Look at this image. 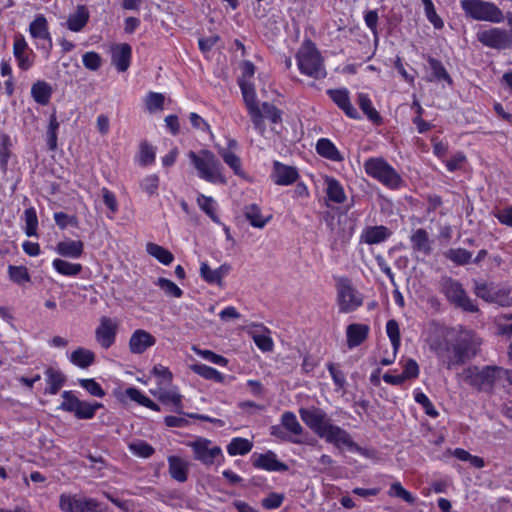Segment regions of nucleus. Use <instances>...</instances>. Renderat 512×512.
Here are the masks:
<instances>
[{
	"mask_svg": "<svg viewBox=\"0 0 512 512\" xmlns=\"http://www.w3.org/2000/svg\"><path fill=\"white\" fill-rule=\"evenodd\" d=\"M468 385L479 391H491L504 380L512 385V372L498 366H470L459 375Z\"/></svg>",
	"mask_w": 512,
	"mask_h": 512,
	"instance_id": "f257e3e1",
	"label": "nucleus"
},
{
	"mask_svg": "<svg viewBox=\"0 0 512 512\" xmlns=\"http://www.w3.org/2000/svg\"><path fill=\"white\" fill-rule=\"evenodd\" d=\"M187 157L200 179L212 184L225 185L227 183V179L223 174L222 164L210 150L202 149L199 152L189 151Z\"/></svg>",
	"mask_w": 512,
	"mask_h": 512,
	"instance_id": "f03ea898",
	"label": "nucleus"
},
{
	"mask_svg": "<svg viewBox=\"0 0 512 512\" xmlns=\"http://www.w3.org/2000/svg\"><path fill=\"white\" fill-rule=\"evenodd\" d=\"M297 66L301 74L314 79L326 77V69L323 59L315 45L310 42H304L296 54Z\"/></svg>",
	"mask_w": 512,
	"mask_h": 512,
	"instance_id": "7ed1b4c3",
	"label": "nucleus"
},
{
	"mask_svg": "<svg viewBox=\"0 0 512 512\" xmlns=\"http://www.w3.org/2000/svg\"><path fill=\"white\" fill-rule=\"evenodd\" d=\"M367 175L390 189H399L404 181L399 173L383 158H369L364 163Z\"/></svg>",
	"mask_w": 512,
	"mask_h": 512,
	"instance_id": "20e7f679",
	"label": "nucleus"
},
{
	"mask_svg": "<svg viewBox=\"0 0 512 512\" xmlns=\"http://www.w3.org/2000/svg\"><path fill=\"white\" fill-rule=\"evenodd\" d=\"M62 401L58 410L73 414L77 419L90 420L103 405L99 402L80 400L75 391L66 390L61 393Z\"/></svg>",
	"mask_w": 512,
	"mask_h": 512,
	"instance_id": "39448f33",
	"label": "nucleus"
},
{
	"mask_svg": "<svg viewBox=\"0 0 512 512\" xmlns=\"http://www.w3.org/2000/svg\"><path fill=\"white\" fill-rule=\"evenodd\" d=\"M187 446L192 449L194 459L206 466L220 465L224 461L221 447L207 438L198 437L187 442Z\"/></svg>",
	"mask_w": 512,
	"mask_h": 512,
	"instance_id": "423d86ee",
	"label": "nucleus"
},
{
	"mask_svg": "<svg viewBox=\"0 0 512 512\" xmlns=\"http://www.w3.org/2000/svg\"><path fill=\"white\" fill-rule=\"evenodd\" d=\"M239 86L254 129L261 136H266L267 129L263 125V115L261 113L260 104L257 101V94L253 83L248 80H239Z\"/></svg>",
	"mask_w": 512,
	"mask_h": 512,
	"instance_id": "0eeeda50",
	"label": "nucleus"
},
{
	"mask_svg": "<svg viewBox=\"0 0 512 512\" xmlns=\"http://www.w3.org/2000/svg\"><path fill=\"white\" fill-rule=\"evenodd\" d=\"M465 14L475 20L499 23L503 20L501 10L493 3L482 0H461Z\"/></svg>",
	"mask_w": 512,
	"mask_h": 512,
	"instance_id": "6e6552de",
	"label": "nucleus"
},
{
	"mask_svg": "<svg viewBox=\"0 0 512 512\" xmlns=\"http://www.w3.org/2000/svg\"><path fill=\"white\" fill-rule=\"evenodd\" d=\"M59 508L63 512H105L106 507L94 498L80 494L63 493L59 497Z\"/></svg>",
	"mask_w": 512,
	"mask_h": 512,
	"instance_id": "1a4fd4ad",
	"label": "nucleus"
},
{
	"mask_svg": "<svg viewBox=\"0 0 512 512\" xmlns=\"http://www.w3.org/2000/svg\"><path fill=\"white\" fill-rule=\"evenodd\" d=\"M441 290L445 294L449 302L456 307L468 312H476L477 306L467 296L462 285L451 278H445L441 282Z\"/></svg>",
	"mask_w": 512,
	"mask_h": 512,
	"instance_id": "9d476101",
	"label": "nucleus"
},
{
	"mask_svg": "<svg viewBox=\"0 0 512 512\" xmlns=\"http://www.w3.org/2000/svg\"><path fill=\"white\" fill-rule=\"evenodd\" d=\"M28 31L36 48L42 50L48 57L53 47V41L46 17L43 14L36 15L30 23Z\"/></svg>",
	"mask_w": 512,
	"mask_h": 512,
	"instance_id": "9b49d317",
	"label": "nucleus"
},
{
	"mask_svg": "<svg viewBox=\"0 0 512 512\" xmlns=\"http://www.w3.org/2000/svg\"><path fill=\"white\" fill-rule=\"evenodd\" d=\"M475 294L486 302L500 306H510L512 304L510 290L505 286L494 283L477 282L475 284Z\"/></svg>",
	"mask_w": 512,
	"mask_h": 512,
	"instance_id": "f8f14e48",
	"label": "nucleus"
},
{
	"mask_svg": "<svg viewBox=\"0 0 512 512\" xmlns=\"http://www.w3.org/2000/svg\"><path fill=\"white\" fill-rule=\"evenodd\" d=\"M319 437L338 449L363 454V449L353 441L350 434L341 427L332 424L331 421Z\"/></svg>",
	"mask_w": 512,
	"mask_h": 512,
	"instance_id": "ddd939ff",
	"label": "nucleus"
},
{
	"mask_svg": "<svg viewBox=\"0 0 512 512\" xmlns=\"http://www.w3.org/2000/svg\"><path fill=\"white\" fill-rule=\"evenodd\" d=\"M337 302L341 313H350L363 304V297L349 283L342 282L338 286Z\"/></svg>",
	"mask_w": 512,
	"mask_h": 512,
	"instance_id": "4468645a",
	"label": "nucleus"
},
{
	"mask_svg": "<svg viewBox=\"0 0 512 512\" xmlns=\"http://www.w3.org/2000/svg\"><path fill=\"white\" fill-rule=\"evenodd\" d=\"M477 38L483 45L494 49H506L512 45V35L500 28L479 31Z\"/></svg>",
	"mask_w": 512,
	"mask_h": 512,
	"instance_id": "2eb2a0df",
	"label": "nucleus"
},
{
	"mask_svg": "<svg viewBox=\"0 0 512 512\" xmlns=\"http://www.w3.org/2000/svg\"><path fill=\"white\" fill-rule=\"evenodd\" d=\"M117 331V321L103 316L95 329V339L103 349H109L115 343Z\"/></svg>",
	"mask_w": 512,
	"mask_h": 512,
	"instance_id": "dca6fc26",
	"label": "nucleus"
},
{
	"mask_svg": "<svg viewBox=\"0 0 512 512\" xmlns=\"http://www.w3.org/2000/svg\"><path fill=\"white\" fill-rule=\"evenodd\" d=\"M302 421L317 435L320 436L330 419L324 411L318 408H301L299 410Z\"/></svg>",
	"mask_w": 512,
	"mask_h": 512,
	"instance_id": "f3484780",
	"label": "nucleus"
},
{
	"mask_svg": "<svg viewBox=\"0 0 512 512\" xmlns=\"http://www.w3.org/2000/svg\"><path fill=\"white\" fill-rule=\"evenodd\" d=\"M114 396L119 402L123 404H125L129 399L153 411L159 412L161 410L157 403L152 401L149 397H147L144 393L135 387H128L124 390H114Z\"/></svg>",
	"mask_w": 512,
	"mask_h": 512,
	"instance_id": "a211bd4d",
	"label": "nucleus"
},
{
	"mask_svg": "<svg viewBox=\"0 0 512 512\" xmlns=\"http://www.w3.org/2000/svg\"><path fill=\"white\" fill-rule=\"evenodd\" d=\"M252 464L255 468L269 471L281 472L288 470V466L277 459V455L272 451L257 454L254 453L251 457Z\"/></svg>",
	"mask_w": 512,
	"mask_h": 512,
	"instance_id": "6ab92c4d",
	"label": "nucleus"
},
{
	"mask_svg": "<svg viewBox=\"0 0 512 512\" xmlns=\"http://www.w3.org/2000/svg\"><path fill=\"white\" fill-rule=\"evenodd\" d=\"M299 178L298 170L279 161L273 163L271 179L276 185L288 186L295 183Z\"/></svg>",
	"mask_w": 512,
	"mask_h": 512,
	"instance_id": "aec40b11",
	"label": "nucleus"
},
{
	"mask_svg": "<svg viewBox=\"0 0 512 512\" xmlns=\"http://www.w3.org/2000/svg\"><path fill=\"white\" fill-rule=\"evenodd\" d=\"M150 393L158 398V400L164 405L172 406L173 410L177 413H181L183 410L182 399L183 396L179 393L177 387H171L170 389H166L165 387H157L155 389H151Z\"/></svg>",
	"mask_w": 512,
	"mask_h": 512,
	"instance_id": "412c9836",
	"label": "nucleus"
},
{
	"mask_svg": "<svg viewBox=\"0 0 512 512\" xmlns=\"http://www.w3.org/2000/svg\"><path fill=\"white\" fill-rule=\"evenodd\" d=\"M455 342L465 361L476 355L481 344L480 339L469 330L461 331Z\"/></svg>",
	"mask_w": 512,
	"mask_h": 512,
	"instance_id": "4be33fe9",
	"label": "nucleus"
},
{
	"mask_svg": "<svg viewBox=\"0 0 512 512\" xmlns=\"http://www.w3.org/2000/svg\"><path fill=\"white\" fill-rule=\"evenodd\" d=\"M13 54L17 61V65L21 70L27 71L32 67L33 52L22 35L15 37L13 43Z\"/></svg>",
	"mask_w": 512,
	"mask_h": 512,
	"instance_id": "5701e85b",
	"label": "nucleus"
},
{
	"mask_svg": "<svg viewBox=\"0 0 512 512\" xmlns=\"http://www.w3.org/2000/svg\"><path fill=\"white\" fill-rule=\"evenodd\" d=\"M248 334L261 351L270 352L273 350L274 342L267 327L262 324H252L248 327Z\"/></svg>",
	"mask_w": 512,
	"mask_h": 512,
	"instance_id": "b1692460",
	"label": "nucleus"
},
{
	"mask_svg": "<svg viewBox=\"0 0 512 512\" xmlns=\"http://www.w3.org/2000/svg\"><path fill=\"white\" fill-rule=\"evenodd\" d=\"M156 343L155 337L146 330H135L129 339V349L133 354H142Z\"/></svg>",
	"mask_w": 512,
	"mask_h": 512,
	"instance_id": "393cba45",
	"label": "nucleus"
},
{
	"mask_svg": "<svg viewBox=\"0 0 512 512\" xmlns=\"http://www.w3.org/2000/svg\"><path fill=\"white\" fill-rule=\"evenodd\" d=\"M132 48L127 43L116 44L111 48L112 64L118 72H125L131 62Z\"/></svg>",
	"mask_w": 512,
	"mask_h": 512,
	"instance_id": "a878e982",
	"label": "nucleus"
},
{
	"mask_svg": "<svg viewBox=\"0 0 512 512\" xmlns=\"http://www.w3.org/2000/svg\"><path fill=\"white\" fill-rule=\"evenodd\" d=\"M328 94L333 102L344 111V113L351 119H359V113L356 108L351 104L349 92L347 89H334L328 90Z\"/></svg>",
	"mask_w": 512,
	"mask_h": 512,
	"instance_id": "bb28decb",
	"label": "nucleus"
},
{
	"mask_svg": "<svg viewBox=\"0 0 512 512\" xmlns=\"http://www.w3.org/2000/svg\"><path fill=\"white\" fill-rule=\"evenodd\" d=\"M391 236V231L383 225L368 226L360 234V242L375 245L385 242Z\"/></svg>",
	"mask_w": 512,
	"mask_h": 512,
	"instance_id": "cd10ccee",
	"label": "nucleus"
},
{
	"mask_svg": "<svg viewBox=\"0 0 512 512\" xmlns=\"http://www.w3.org/2000/svg\"><path fill=\"white\" fill-rule=\"evenodd\" d=\"M370 327L366 324L353 323L346 328V340L349 349L360 346L368 337Z\"/></svg>",
	"mask_w": 512,
	"mask_h": 512,
	"instance_id": "c85d7f7f",
	"label": "nucleus"
},
{
	"mask_svg": "<svg viewBox=\"0 0 512 512\" xmlns=\"http://www.w3.org/2000/svg\"><path fill=\"white\" fill-rule=\"evenodd\" d=\"M168 471L172 479L183 483L188 479L190 463L175 455L168 456Z\"/></svg>",
	"mask_w": 512,
	"mask_h": 512,
	"instance_id": "c756f323",
	"label": "nucleus"
},
{
	"mask_svg": "<svg viewBox=\"0 0 512 512\" xmlns=\"http://www.w3.org/2000/svg\"><path fill=\"white\" fill-rule=\"evenodd\" d=\"M190 369L200 377L220 384H228L234 379V377L226 376L217 369L202 363L193 364Z\"/></svg>",
	"mask_w": 512,
	"mask_h": 512,
	"instance_id": "7c9ffc66",
	"label": "nucleus"
},
{
	"mask_svg": "<svg viewBox=\"0 0 512 512\" xmlns=\"http://www.w3.org/2000/svg\"><path fill=\"white\" fill-rule=\"evenodd\" d=\"M55 251L62 257L79 259L84 253V243L81 240L65 239L57 243Z\"/></svg>",
	"mask_w": 512,
	"mask_h": 512,
	"instance_id": "2f4dec72",
	"label": "nucleus"
},
{
	"mask_svg": "<svg viewBox=\"0 0 512 512\" xmlns=\"http://www.w3.org/2000/svg\"><path fill=\"white\" fill-rule=\"evenodd\" d=\"M436 355L448 369H451L456 365H461L465 362L462 352H460L456 346V342L451 345H446L443 348H439L436 351Z\"/></svg>",
	"mask_w": 512,
	"mask_h": 512,
	"instance_id": "473e14b6",
	"label": "nucleus"
},
{
	"mask_svg": "<svg viewBox=\"0 0 512 512\" xmlns=\"http://www.w3.org/2000/svg\"><path fill=\"white\" fill-rule=\"evenodd\" d=\"M325 191L327 199L336 204H342L346 201V193L343 185L336 178L331 176L324 177Z\"/></svg>",
	"mask_w": 512,
	"mask_h": 512,
	"instance_id": "72a5a7b5",
	"label": "nucleus"
},
{
	"mask_svg": "<svg viewBox=\"0 0 512 512\" xmlns=\"http://www.w3.org/2000/svg\"><path fill=\"white\" fill-rule=\"evenodd\" d=\"M89 11L85 5H78L76 10L71 13L66 21L67 28L72 32H80L89 21Z\"/></svg>",
	"mask_w": 512,
	"mask_h": 512,
	"instance_id": "f704fd0d",
	"label": "nucleus"
},
{
	"mask_svg": "<svg viewBox=\"0 0 512 512\" xmlns=\"http://www.w3.org/2000/svg\"><path fill=\"white\" fill-rule=\"evenodd\" d=\"M44 376L47 383L45 393L49 395L57 394L66 380L60 369L53 366H50L45 370Z\"/></svg>",
	"mask_w": 512,
	"mask_h": 512,
	"instance_id": "c9c22d12",
	"label": "nucleus"
},
{
	"mask_svg": "<svg viewBox=\"0 0 512 512\" xmlns=\"http://www.w3.org/2000/svg\"><path fill=\"white\" fill-rule=\"evenodd\" d=\"M317 153L330 161L341 162L344 160L343 155L336 145L328 138H320L316 143Z\"/></svg>",
	"mask_w": 512,
	"mask_h": 512,
	"instance_id": "e433bc0d",
	"label": "nucleus"
},
{
	"mask_svg": "<svg viewBox=\"0 0 512 512\" xmlns=\"http://www.w3.org/2000/svg\"><path fill=\"white\" fill-rule=\"evenodd\" d=\"M236 145L237 143L232 140L229 142L228 148H220L218 153L223 161L233 170L236 175L243 177L244 171L242 169L241 159L232 150V147H235Z\"/></svg>",
	"mask_w": 512,
	"mask_h": 512,
	"instance_id": "4c0bfd02",
	"label": "nucleus"
},
{
	"mask_svg": "<svg viewBox=\"0 0 512 512\" xmlns=\"http://www.w3.org/2000/svg\"><path fill=\"white\" fill-rule=\"evenodd\" d=\"M244 215L250 225L254 228L262 229L271 220V215H264L261 208L256 204L247 205L244 209Z\"/></svg>",
	"mask_w": 512,
	"mask_h": 512,
	"instance_id": "58836bf2",
	"label": "nucleus"
},
{
	"mask_svg": "<svg viewBox=\"0 0 512 512\" xmlns=\"http://www.w3.org/2000/svg\"><path fill=\"white\" fill-rule=\"evenodd\" d=\"M69 361L81 369H86L95 362V353L87 348L78 347L68 356Z\"/></svg>",
	"mask_w": 512,
	"mask_h": 512,
	"instance_id": "ea45409f",
	"label": "nucleus"
},
{
	"mask_svg": "<svg viewBox=\"0 0 512 512\" xmlns=\"http://www.w3.org/2000/svg\"><path fill=\"white\" fill-rule=\"evenodd\" d=\"M410 241L414 251L420 252L424 255L430 254L432 247L426 230L419 228L413 231L410 236Z\"/></svg>",
	"mask_w": 512,
	"mask_h": 512,
	"instance_id": "a19ab883",
	"label": "nucleus"
},
{
	"mask_svg": "<svg viewBox=\"0 0 512 512\" xmlns=\"http://www.w3.org/2000/svg\"><path fill=\"white\" fill-rule=\"evenodd\" d=\"M281 424L293 436L290 440L293 443H300V440L296 437L303 433V427L297 420L296 415L293 412H284L281 416Z\"/></svg>",
	"mask_w": 512,
	"mask_h": 512,
	"instance_id": "79ce46f5",
	"label": "nucleus"
},
{
	"mask_svg": "<svg viewBox=\"0 0 512 512\" xmlns=\"http://www.w3.org/2000/svg\"><path fill=\"white\" fill-rule=\"evenodd\" d=\"M52 95V87L45 81H37L31 87V96L40 105H47Z\"/></svg>",
	"mask_w": 512,
	"mask_h": 512,
	"instance_id": "37998d69",
	"label": "nucleus"
},
{
	"mask_svg": "<svg viewBox=\"0 0 512 512\" xmlns=\"http://www.w3.org/2000/svg\"><path fill=\"white\" fill-rule=\"evenodd\" d=\"M252 448H253V442L250 441L249 439L242 438V437L232 438L226 447L227 453L230 456L246 455L252 450Z\"/></svg>",
	"mask_w": 512,
	"mask_h": 512,
	"instance_id": "c03bdc74",
	"label": "nucleus"
},
{
	"mask_svg": "<svg viewBox=\"0 0 512 512\" xmlns=\"http://www.w3.org/2000/svg\"><path fill=\"white\" fill-rule=\"evenodd\" d=\"M52 267L57 273L68 277L77 276L82 271L81 264L71 263L60 258H56L52 261Z\"/></svg>",
	"mask_w": 512,
	"mask_h": 512,
	"instance_id": "a18cd8bd",
	"label": "nucleus"
},
{
	"mask_svg": "<svg viewBox=\"0 0 512 512\" xmlns=\"http://www.w3.org/2000/svg\"><path fill=\"white\" fill-rule=\"evenodd\" d=\"M146 251L164 265H170L174 260V256L169 250L155 243H148Z\"/></svg>",
	"mask_w": 512,
	"mask_h": 512,
	"instance_id": "49530a36",
	"label": "nucleus"
},
{
	"mask_svg": "<svg viewBox=\"0 0 512 512\" xmlns=\"http://www.w3.org/2000/svg\"><path fill=\"white\" fill-rule=\"evenodd\" d=\"M358 105L369 120L374 123H379L381 121L379 113L373 107L372 101L367 94H358Z\"/></svg>",
	"mask_w": 512,
	"mask_h": 512,
	"instance_id": "de8ad7c7",
	"label": "nucleus"
},
{
	"mask_svg": "<svg viewBox=\"0 0 512 512\" xmlns=\"http://www.w3.org/2000/svg\"><path fill=\"white\" fill-rule=\"evenodd\" d=\"M261 113L263 115V125H265V120L269 121L271 124L276 125L282 122V112L273 104L268 102H263L260 105Z\"/></svg>",
	"mask_w": 512,
	"mask_h": 512,
	"instance_id": "09e8293b",
	"label": "nucleus"
},
{
	"mask_svg": "<svg viewBox=\"0 0 512 512\" xmlns=\"http://www.w3.org/2000/svg\"><path fill=\"white\" fill-rule=\"evenodd\" d=\"M129 451L140 458L151 457L155 449L144 440H135L128 445Z\"/></svg>",
	"mask_w": 512,
	"mask_h": 512,
	"instance_id": "8fccbe9b",
	"label": "nucleus"
},
{
	"mask_svg": "<svg viewBox=\"0 0 512 512\" xmlns=\"http://www.w3.org/2000/svg\"><path fill=\"white\" fill-rule=\"evenodd\" d=\"M386 333L391 342L392 348L395 350V353H398L401 345V336L399 324L396 320L390 319L387 321Z\"/></svg>",
	"mask_w": 512,
	"mask_h": 512,
	"instance_id": "3c124183",
	"label": "nucleus"
},
{
	"mask_svg": "<svg viewBox=\"0 0 512 512\" xmlns=\"http://www.w3.org/2000/svg\"><path fill=\"white\" fill-rule=\"evenodd\" d=\"M8 275L11 281L18 285L30 282L31 278L25 266H8Z\"/></svg>",
	"mask_w": 512,
	"mask_h": 512,
	"instance_id": "603ef678",
	"label": "nucleus"
},
{
	"mask_svg": "<svg viewBox=\"0 0 512 512\" xmlns=\"http://www.w3.org/2000/svg\"><path fill=\"white\" fill-rule=\"evenodd\" d=\"M192 350L201 358L206 361H209L213 364L219 365L221 367H226L228 365V359L223 357L222 355L216 354L211 350L201 349L197 346H193Z\"/></svg>",
	"mask_w": 512,
	"mask_h": 512,
	"instance_id": "864d4df0",
	"label": "nucleus"
},
{
	"mask_svg": "<svg viewBox=\"0 0 512 512\" xmlns=\"http://www.w3.org/2000/svg\"><path fill=\"white\" fill-rule=\"evenodd\" d=\"M428 63L433 74V78H429V81L444 80L447 81L448 83H451V78L440 61L430 57L428 59Z\"/></svg>",
	"mask_w": 512,
	"mask_h": 512,
	"instance_id": "5fc2aeb1",
	"label": "nucleus"
},
{
	"mask_svg": "<svg viewBox=\"0 0 512 512\" xmlns=\"http://www.w3.org/2000/svg\"><path fill=\"white\" fill-rule=\"evenodd\" d=\"M156 157V150L155 148L144 142L141 143L140 149H139V155H138V162L142 166L151 165L154 163Z\"/></svg>",
	"mask_w": 512,
	"mask_h": 512,
	"instance_id": "6e6d98bb",
	"label": "nucleus"
},
{
	"mask_svg": "<svg viewBox=\"0 0 512 512\" xmlns=\"http://www.w3.org/2000/svg\"><path fill=\"white\" fill-rule=\"evenodd\" d=\"M446 257L458 265H465L472 258L471 252L464 248L450 249L445 253Z\"/></svg>",
	"mask_w": 512,
	"mask_h": 512,
	"instance_id": "4d7b16f0",
	"label": "nucleus"
},
{
	"mask_svg": "<svg viewBox=\"0 0 512 512\" xmlns=\"http://www.w3.org/2000/svg\"><path fill=\"white\" fill-rule=\"evenodd\" d=\"M78 384L94 397L102 398L105 396L104 389L93 378L79 379Z\"/></svg>",
	"mask_w": 512,
	"mask_h": 512,
	"instance_id": "13d9d810",
	"label": "nucleus"
},
{
	"mask_svg": "<svg viewBox=\"0 0 512 512\" xmlns=\"http://www.w3.org/2000/svg\"><path fill=\"white\" fill-rule=\"evenodd\" d=\"M388 495L391 497L400 498L409 504H414L415 502V497L409 491H407L400 482H394L391 484Z\"/></svg>",
	"mask_w": 512,
	"mask_h": 512,
	"instance_id": "bf43d9fd",
	"label": "nucleus"
},
{
	"mask_svg": "<svg viewBox=\"0 0 512 512\" xmlns=\"http://www.w3.org/2000/svg\"><path fill=\"white\" fill-rule=\"evenodd\" d=\"M152 375L158 378V387H164L172 382L173 374L168 367L157 364L151 371Z\"/></svg>",
	"mask_w": 512,
	"mask_h": 512,
	"instance_id": "052dcab7",
	"label": "nucleus"
},
{
	"mask_svg": "<svg viewBox=\"0 0 512 512\" xmlns=\"http://www.w3.org/2000/svg\"><path fill=\"white\" fill-rule=\"evenodd\" d=\"M24 220L26 224L25 233L27 236H35L38 227V218L35 208L30 207L24 211Z\"/></svg>",
	"mask_w": 512,
	"mask_h": 512,
	"instance_id": "680f3d73",
	"label": "nucleus"
},
{
	"mask_svg": "<svg viewBox=\"0 0 512 512\" xmlns=\"http://www.w3.org/2000/svg\"><path fill=\"white\" fill-rule=\"evenodd\" d=\"M199 207L213 220L217 221L216 202L212 197L200 194L197 197Z\"/></svg>",
	"mask_w": 512,
	"mask_h": 512,
	"instance_id": "e2e57ef3",
	"label": "nucleus"
},
{
	"mask_svg": "<svg viewBox=\"0 0 512 512\" xmlns=\"http://www.w3.org/2000/svg\"><path fill=\"white\" fill-rule=\"evenodd\" d=\"M145 105L150 113L162 110L164 105L163 94L157 92H149L145 98Z\"/></svg>",
	"mask_w": 512,
	"mask_h": 512,
	"instance_id": "0e129e2a",
	"label": "nucleus"
},
{
	"mask_svg": "<svg viewBox=\"0 0 512 512\" xmlns=\"http://www.w3.org/2000/svg\"><path fill=\"white\" fill-rule=\"evenodd\" d=\"M414 399L415 401L420 404L424 410H425V413L431 417H436L438 415V412L437 410L435 409V407L433 406L432 402L430 401V399L427 397V395L425 393H423L421 390L419 389H416L414 391Z\"/></svg>",
	"mask_w": 512,
	"mask_h": 512,
	"instance_id": "69168bd1",
	"label": "nucleus"
},
{
	"mask_svg": "<svg viewBox=\"0 0 512 512\" xmlns=\"http://www.w3.org/2000/svg\"><path fill=\"white\" fill-rule=\"evenodd\" d=\"M140 186L148 195H156L159 187V177L155 174L147 175L142 179Z\"/></svg>",
	"mask_w": 512,
	"mask_h": 512,
	"instance_id": "338daca9",
	"label": "nucleus"
},
{
	"mask_svg": "<svg viewBox=\"0 0 512 512\" xmlns=\"http://www.w3.org/2000/svg\"><path fill=\"white\" fill-rule=\"evenodd\" d=\"M82 62L88 70L96 71L101 67L102 59L97 52L89 51L82 56Z\"/></svg>",
	"mask_w": 512,
	"mask_h": 512,
	"instance_id": "774afa93",
	"label": "nucleus"
}]
</instances>
